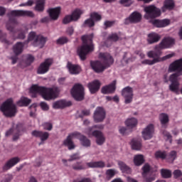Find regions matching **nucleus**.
Wrapping results in <instances>:
<instances>
[{"mask_svg":"<svg viewBox=\"0 0 182 182\" xmlns=\"http://www.w3.org/2000/svg\"><path fill=\"white\" fill-rule=\"evenodd\" d=\"M29 92L33 97H36V95H40L43 100L50 101L58 97L60 89L57 86L44 87L38 85H33L31 87Z\"/></svg>","mask_w":182,"mask_h":182,"instance_id":"nucleus-1","label":"nucleus"},{"mask_svg":"<svg viewBox=\"0 0 182 182\" xmlns=\"http://www.w3.org/2000/svg\"><path fill=\"white\" fill-rule=\"evenodd\" d=\"M170 73L176 72L172 74L169 77L171 84L169 85V90L172 92L178 94L179 92V82L177 77L182 75V58L172 63L168 68Z\"/></svg>","mask_w":182,"mask_h":182,"instance_id":"nucleus-2","label":"nucleus"},{"mask_svg":"<svg viewBox=\"0 0 182 182\" xmlns=\"http://www.w3.org/2000/svg\"><path fill=\"white\" fill-rule=\"evenodd\" d=\"M99 58L102 60L91 62V68L96 73H102L106 69L109 68L113 63L114 60L112 55L107 53H100Z\"/></svg>","mask_w":182,"mask_h":182,"instance_id":"nucleus-3","label":"nucleus"},{"mask_svg":"<svg viewBox=\"0 0 182 182\" xmlns=\"http://www.w3.org/2000/svg\"><path fill=\"white\" fill-rule=\"evenodd\" d=\"M93 33L89 35H84L81 37L82 44L78 47L77 53L79 55L81 60H86V56L90 52L93 51Z\"/></svg>","mask_w":182,"mask_h":182,"instance_id":"nucleus-4","label":"nucleus"},{"mask_svg":"<svg viewBox=\"0 0 182 182\" xmlns=\"http://www.w3.org/2000/svg\"><path fill=\"white\" fill-rule=\"evenodd\" d=\"M175 43V40L171 37L164 38L159 45L154 47V50L149 51V56L153 58L154 56H161L162 49H169Z\"/></svg>","mask_w":182,"mask_h":182,"instance_id":"nucleus-5","label":"nucleus"},{"mask_svg":"<svg viewBox=\"0 0 182 182\" xmlns=\"http://www.w3.org/2000/svg\"><path fill=\"white\" fill-rule=\"evenodd\" d=\"M0 111L5 117H15L17 113V107L14 103V100L12 98H9L4 102L0 106Z\"/></svg>","mask_w":182,"mask_h":182,"instance_id":"nucleus-6","label":"nucleus"},{"mask_svg":"<svg viewBox=\"0 0 182 182\" xmlns=\"http://www.w3.org/2000/svg\"><path fill=\"white\" fill-rule=\"evenodd\" d=\"M7 31H10V33L13 36V39H24L26 36V34L28 32V28L27 26H23L18 30V31L15 29V26L14 23H9L6 25ZM17 32V36H16V33Z\"/></svg>","mask_w":182,"mask_h":182,"instance_id":"nucleus-7","label":"nucleus"},{"mask_svg":"<svg viewBox=\"0 0 182 182\" xmlns=\"http://www.w3.org/2000/svg\"><path fill=\"white\" fill-rule=\"evenodd\" d=\"M144 11L145 12L144 18L146 19H154L155 18H159V16H161V9L154 5L145 6Z\"/></svg>","mask_w":182,"mask_h":182,"instance_id":"nucleus-8","label":"nucleus"},{"mask_svg":"<svg viewBox=\"0 0 182 182\" xmlns=\"http://www.w3.org/2000/svg\"><path fill=\"white\" fill-rule=\"evenodd\" d=\"M86 134L88 136H95L96 138V143L98 146H102L106 141V137L105 134L100 131H92V128H88L86 130Z\"/></svg>","mask_w":182,"mask_h":182,"instance_id":"nucleus-9","label":"nucleus"},{"mask_svg":"<svg viewBox=\"0 0 182 182\" xmlns=\"http://www.w3.org/2000/svg\"><path fill=\"white\" fill-rule=\"evenodd\" d=\"M85 89L80 84H76L71 90V95L77 101H82L85 98Z\"/></svg>","mask_w":182,"mask_h":182,"instance_id":"nucleus-10","label":"nucleus"},{"mask_svg":"<svg viewBox=\"0 0 182 182\" xmlns=\"http://www.w3.org/2000/svg\"><path fill=\"white\" fill-rule=\"evenodd\" d=\"M80 136V133L73 132L70 134L68 137L63 141V145L68 148L69 150H73L76 147L75 143H73V139H79Z\"/></svg>","mask_w":182,"mask_h":182,"instance_id":"nucleus-11","label":"nucleus"},{"mask_svg":"<svg viewBox=\"0 0 182 182\" xmlns=\"http://www.w3.org/2000/svg\"><path fill=\"white\" fill-rule=\"evenodd\" d=\"M53 64V59L51 58L46 59L45 61L41 63V65H39L37 70V73L38 75H45L48 73Z\"/></svg>","mask_w":182,"mask_h":182,"instance_id":"nucleus-12","label":"nucleus"},{"mask_svg":"<svg viewBox=\"0 0 182 182\" xmlns=\"http://www.w3.org/2000/svg\"><path fill=\"white\" fill-rule=\"evenodd\" d=\"M106 119V111L102 107H97L94 112L93 119L95 123L103 122Z\"/></svg>","mask_w":182,"mask_h":182,"instance_id":"nucleus-13","label":"nucleus"},{"mask_svg":"<svg viewBox=\"0 0 182 182\" xmlns=\"http://www.w3.org/2000/svg\"><path fill=\"white\" fill-rule=\"evenodd\" d=\"M143 139L146 141L151 139L154 134V126L152 124H148L141 132Z\"/></svg>","mask_w":182,"mask_h":182,"instance_id":"nucleus-14","label":"nucleus"},{"mask_svg":"<svg viewBox=\"0 0 182 182\" xmlns=\"http://www.w3.org/2000/svg\"><path fill=\"white\" fill-rule=\"evenodd\" d=\"M62 8L57 6L55 8H50L48 9L47 12L51 21H58L61 14Z\"/></svg>","mask_w":182,"mask_h":182,"instance_id":"nucleus-15","label":"nucleus"},{"mask_svg":"<svg viewBox=\"0 0 182 182\" xmlns=\"http://www.w3.org/2000/svg\"><path fill=\"white\" fill-rule=\"evenodd\" d=\"M66 68L72 75H77L82 72V68L79 65L73 64L70 62L67 63Z\"/></svg>","mask_w":182,"mask_h":182,"instance_id":"nucleus-16","label":"nucleus"},{"mask_svg":"<svg viewBox=\"0 0 182 182\" xmlns=\"http://www.w3.org/2000/svg\"><path fill=\"white\" fill-rule=\"evenodd\" d=\"M72 105V102H68L65 100H60L53 103V109H63Z\"/></svg>","mask_w":182,"mask_h":182,"instance_id":"nucleus-17","label":"nucleus"},{"mask_svg":"<svg viewBox=\"0 0 182 182\" xmlns=\"http://www.w3.org/2000/svg\"><path fill=\"white\" fill-rule=\"evenodd\" d=\"M141 19V15L140 13L134 11L133 12L129 18L125 19V23L128 25V23H137L140 22Z\"/></svg>","mask_w":182,"mask_h":182,"instance_id":"nucleus-18","label":"nucleus"},{"mask_svg":"<svg viewBox=\"0 0 182 182\" xmlns=\"http://www.w3.org/2000/svg\"><path fill=\"white\" fill-rule=\"evenodd\" d=\"M21 159L19 157H14L9 160L3 166L4 171H9L12 167L16 166L17 164L20 162Z\"/></svg>","mask_w":182,"mask_h":182,"instance_id":"nucleus-19","label":"nucleus"},{"mask_svg":"<svg viewBox=\"0 0 182 182\" xmlns=\"http://www.w3.org/2000/svg\"><path fill=\"white\" fill-rule=\"evenodd\" d=\"M47 41V38L42 35H39L36 41L33 43V46L38 48V49H42V48H44Z\"/></svg>","mask_w":182,"mask_h":182,"instance_id":"nucleus-20","label":"nucleus"},{"mask_svg":"<svg viewBox=\"0 0 182 182\" xmlns=\"http://www.w3.org/2000/svg\"><path fill=\"white\" fill-rule=\"evenodd\" d=\"M147 56H148V58H152L153 60H149V59L144 60L141 61L142 65H154L161 62V60H160V56L161 55H155L154 57H150L149 55V52H148L147 53Z\"/></svg>","mask_w":182,"mask_h":182,"instance_id":"nucleus-21","label":"nucleus"},{"mask_svg":"<svg viewBox=\"0 0 182 182\" xmlns=\"http://www.w3.org/2000/svg\"><path fill=\"white\" fill-rule=\"evenodd\" d=\"M154 26H156V28H165L166 26H168L170 25L171 21L169 19H163V20H153L151 21Z\"/></svg>","mask_w":182,"mask_h":182,"instance_id":"nucleus-22","label":"nucleus"},{"mask_svg":"<svg viewBox=\"0 0 182 182\" xmlns=\"http://www.w3.org/2000/svg\"><path fill=\"white\" fill-rule=\"evenodd\" d=\"M116 80H114L109 85L103 87L102 88V93L104 95L112 94L116 89Z\"/></svg>","mask_w":182,"mask_h":182,"instance_id":"nucleus-23","label":"nucleus"},{"mask_svg":"<svg viewBox=\"0 0 182 182\" xmlns=\"http://www.w3.org/2000/svg\"><path fill=\"white\" fill-rule=\"evenodd\" d=\"M88 88L91 94H95L100 89V82L95 80L88 84Z\"/></svg>","mask_w":182,"mask_h":182,"instance_id":"nucleus-24","label":"nucleus"},{"mask_svg":"<svg viewBox=\"0 0 182 182\" xmlns=\"http://www.w3.org/2000/svg\"><path fill=\"white\" fill-rule=\"evenodd\" d=\"M161 39V36L156 33H151L148 35L147 42L149 45H152V43H156Z\"/></svg>","mask_w":182,"mask_h":182,"instance_id":"nucleus-25","label":"nucleus"},{"mask_svg":"<svg viewBox=\"0 0 182 182\" xmlns=\"http://www.w3.org/2000/svg\"><path fill=\"white\" fill-rule=\"evenodd\" d=\"M11 14L14 16H34L33 13L30 11H13Z\"/></svg>","mask_w":182,"mask_h":182,"instance_id":"nucleus-26","label":"nucleus"},{"mask_svg":"<svg viewBox=\"0 0 182 182\" xmlns=\"http://www.w3.org/2000/svg\"><path fill=\"white\" fill-rule=\"evenodd\" d=\"M83 10L80 9H75L71 14V18H73V22H77L80 19V16L83 15Z\"/></svg>","mask_w":182,"mask_h":182,"instance_id":"nucleus-27","label":"nucleus"},{"mask_svg":"<svg viewBox=\"0 0 182 182\" xmlns=\"http://www.w3.org/2000/svg\"><path fill=\"white\" fill-rule=\"evenodd\" d=\"M138 124V120L135 117H129L126 119L125 121V125L129 129H134L135 128Z\"/></svg>","mask_w":182,"mask_h":182,"instance_id":"nucleus-28","label":"nucleus"},{"mask_svg":"<svg viewBox=\"0 0 182 182\" xmlns=\"http://www.w3.org/2000/svg\"><path fill=\"white\" fill-rule=\"evenodd\" d=\"M87 166L88 168H105L106 166L104 161H91L87 163Z\"/></svg>","mask_w":182,"mask_h":182,"instance_id":"nucleus-29","label":"nucleus"},{"mask_svg":"<svg viewBox=\"0 0 182 182\" xmlns=\"http://www.w3.org/2000/svg\"><path fill=\"white\" fill-rule=\"evenodd\" d=\"M117 164L119 166V170L123 173H130L131 169L130 168L122 161H118Z\"/></svg>","mask_w":182,"mask_h":182,"instance_id":"nucleus-30","label":"nucleus"},{"mask_svg":"<svg viewBox=\"0 0 182 182\" xmlns=\"http://www.w3.org/2000/svg\"><path fill=\"white\" fill-rule=\"evenodd\" d=\"M31 102V100L27 97H21L19 100L17 101L16 105L18 107H27Z\"/></svg>","mask_w":182,"mask_h":182,"instance_id":"nucleus-31","label":"nucleus"},{"mask_svg":"<svg viewBox=\"0 0 182 182\" xmlns=\"http://www.w3.org/2000/svg\"><path fill=\"white\" fill-rule=\"evenodd\" d=\"M132 149L135 151H140L141 149V143L140 140L133 139L130 143Z\"/></svg>","mask_w":182,"mask_h":182,"instance_id":"nucleus-32","label":"nucleus"},{"mask_svg":"<svg viewBox=\"0 0 182 182\" xmlns=\"http://www.w3.org/2000/svg\"><path fill=\"white\" fill-rule=\"evenodd\" d=\"M174 7V2L173 0H166L164 3V6L161 8L163 12H166L167 9H173Z\"/></svg>","mask_w":182,"mask_h":182,"instance_id":"nucleus-33","label":"nucleus"},{"mask_svg":"<svg viewBox=\"0 0 182 182\" xmlns=\"http://www.w3.org/2000/svg\"><path fill=\"white\" fill-rule=\"evenodd\" d=\"M144 162V156L142 154H137L134 156V163L135 166H140Z\"/></svg>","mask_w":182,"mask_h":182,"instance_id":"nucleus-34","label":"nucleus"},{"mask_svg":"<svg viewBox=\"0 0 182 182\" xmlns=\"http://www.w3.org/2000/svg\"><path fill=\"white\" fill-rule=\"evenodd\" d=\"M36 11H38V12H43L45 9L46 0H36Z\"/></svg>","mask_w":182,"mask_h":182,"instance_id":"nucleus-35","label":"nucleus"},{"mask_svg":"<svg viewBox=\"0 0 182 182\" xmlns=\"http://www.w3.org/2000/svg\"><path fill=\"white\" fill-rule=\"evenodd\" d=\"M143 182H154L156 180V176L153 173H146L142 175Z\"/></svg>","mask_w":182,"mask_h":182,"instance_id":"nucleus-36","label":"nucleus"},{"mask_svg":"<svg viewBox=\"0 0 182 182\" xmlns=\"http://www.w3.org/2000/svg\"><path fill=\"white\" fill-rule=\"evenodd\" d=\"M159 121L162 126H166L168 124L169 122V117L166 113H161L159 116Z\"/></svg>","mask_w":182,"mask_h":182,"instance_id":"nucleus-37","label":"nucleus"},{"mask_svg":"<svg viewBox=\"0 0 182 182\" xmlns=\"http://www.w3.org/2000/svg\"><path fill=\"white\" fill-rule=\"evenodd\" d=\"M23 43H17L14 46V52L16 55H19V53H22L23 50Z\"/></svg>","mask_w":182,"mask_h":182,"instance_id":"nucleus-38","label":"nucleus"},{"mask_svg":"<svg viewBox=\"0 0 182 182\" xmlns=\"http://www.w3.org/2000/svg\"><path fill=\"white\" fill-rule=\"evenodd\" d=\"M40 36L35 31H31L28 35V42H31V45L36 42V39Z\"/></svg>","mask_w":182,"mask_h":182,"instance_id":"nucleus-39","label":"nucleus"},{"mask_svg":"<svg viewBox=\"0 0 182 182\" xmlns=\"http://www.w3.org/2000/svg\"><path fill=\"white\" fill-rule=\"evenodd\" d=\"M77 139H79L81 142V144L85 147H89L90 146V140L87 139L85 136L80 134V138H77Z\"/></svg>","mask_w":182,"mask_h":182,"instance_id":"nucleus-40","label":"nucleus"},{"mask_svg":"<svg viewBox=\"0 0 182 182\" xmlns=\"http://www.w3.org/2000/svg\"><path fill=\"white\" fill-rule=\"evenodd\" d=\"M161 175L163 178H170L172 176V173L171 170L167 168H161Z\"/></svg>","mask_w":182,"mask_h":182,"instance_id":"nucleus-41","label":"nucleus"},{"mask_svg":"<svg viewBox=\"0 0 182 182\" xmlns=\"http://www.w3.org/2000/svg\"><path fill=\"white\" fill-rule=\"evenodd\" d=\"M122 96H134L133 89L130 87H124L122 91Z\"/></svg>","mask_w":182,"mask_h":182,"instance_id":"nucleus-42","label":"nucleus"},{"mask_svg":"<svg viewBox=\"0 0 182 182\" xmlns=\"http://www.w3.org/2000/svg\"><path fill=\"white\" fill-rule=\"evenodd\" d=\"M106 176L108 178H112L115 175L118 173V171L115 168H109L106 171Z\"/></svg>","mask_w":182,"mask_h":182,"instance_id":"nucleus-43","label":"nucleus"},{"mask_svg":"<svg viewBox=\"0 0 182 182\" xmlns=\"http://www.w3.org/2000/svg\"><path fill=\"white\" fill-rule=\"evenodd\" d=\"M90 18L94 22H99V21L102 20V15L97 12H93L90 14Z\"/></svg>","mask_w":182,"mask_h":182,"instance_id":"nucleus-44","label":"nucleus"},{"mask_svg":"<svg viewBox=\"0 0 182 182\" xmlns=\"http://www.w3.org/2000/svg\"><path fill=\"white\" fill-rule=\"evenodd\" d=\"M37 107H38L37 104H33L30 106V107H29V109H31L30 116L31 117H36V112L37 111Z\"/></svg>","mask_w":182,"mask_h":182,"instance_id":"nucleus-45","label":"nucleus"},{"mask_svg":"<svg viewBox=\"0 0 182 182\" xmlns=\"http://www.w3.org/2000/svg\"><path fill=\"white\" fill-rule=\"evenodd\" d=\"M142 173L141 176L149 174V171L151 170V166L149 164H145L142 167Z\"/></svg>","mask_w":182,"mask_h":182,"instance_id":"nucleus-46","label":"nucleus"},{"mask_svg":"<svg viewBox=\"0 0 182 182\" xmlns=\"http://www.w3.org/2000/svg\"><path fill=\"white\" fill-rule=\"evenodd\" d=\"M50 136V134L47 132H41V134L40 135V139L42 142L46 141L48 139Z\"/></svg>","mask_w":182,"mask_h":182,"instance_id":"nucleus-47","label":"nucleus"},{"mask_svg":"<svg viewBox=\"0 0 182 182\" xmlns=\"http://www.w3.org/2000/svg\"><path fill=\"white\" fill-rule=\"evenodd\" d=\"M84 26H88V28H92L95 26V21H93L90 17V18L85 21Z\"/></svg>","mask_w":182,"mask_h":182,"instance_id":"nucleus-48","label":"nucleus"},{"mask_svg":"<svg viewBox=\"0 0 182 182\" xmlns=\"http://www.w3.org/2000/svg\"><path fill=\"white\" fill-rule=\"evenodd\" d=\"M166 156V152L165 151H157L155 153V157L156 159H164Z\"/></svg>","mask_w":182,"mask_h":182,"instance_id":"nucleus-49","label":"nucleus"},{"mask_svg":"<svg viewBox=\"0 0 182 182\" xmlns=\"http://www.w3.org/2000/svg\"><path fill=\"white\" fill-rule=\"evenodd\" d=\"M70 22H73V18H72V16H65L63 20V23H64V25H68V23H70Z\"/></svg>","mask_w":182,"mask_h":182,"instance_id":"nucleus-50","label":"nucleus"},{"mask_svg":"<svg viewBox=\"0 0 182 182\" xmlns=\"http://www.w3.org/2000/svg\"><path fill=\"white\" fill-rule=\"evenodd\" d=\"M65 33L68 35V36H72V35L75 33V27H73V26H70L67 27Z\"/></svg>","mask_w":182,"mask_h":182,"instance_id":"nucleus-51","label":"nucleus"},{"mask_svg":"<svg viewBox=\"0 0 182 182\" xmlns=\"http://www.w3.org/2000/svg\"><path fill=\"white\" fill-rule=\"evenodd\" d=\"M124 99V103L126 105L131 104L133 101V97L134 95H124L122 96Z\"/></svg>","mask_w":182,"mask_h":182,"instance_id":"nucleus-52","label":"nucleus"},{"mask_svg":"<svg viewBox=\"0 0 182 182\" xmlns=\"http://www.w3.org/2000/svg\"><path fill=\"white\" fill-rule=\"evenodd\" d=\"M40 107L43 111H48L50 109V106L46 102H41L40 103Z\"/></svg>","mask_w":182,"mask_h":182,"instance_id":"nucleus-53","label":"nucleus"},{"mask_svg":"<svg viewBox=\"0 0 182 182\" xmlns=\"http://www.w3.org/2000/svg\"><path fill=\"white\" fill-rule=\"evenodd\" d=\"M132 0H120L119 4L124 6H129L132 4Z\"/></svg>","mask_w":182,"mask_h":182,"instance_id":"nucleus-54","label":"nucleus"},{"mask_svg":"<svg viewBox=\"0 0 182 182\" xmlns=\"http://www.w3.org/2000/svg\"><path fill=\"white\" fill-rule=\"evenodd\" d=\"M68 41V38L61 37L56 41V43L58 45H64L65 43H67Z\"/></svg>","mask_w":182,"mask_h":182,"instance_id":"nucleus-55","label":"nucleus"},{"mask_svg":"<svg viewBox=\"0 0 182 182\" xmlns=\"http://www.w3.org/2000/svg\"><path fill=\"white\" fill-rule=\"evenodd\" d=\"M43 127V129L46 131H51L53 129V124L50 122H45Z\"/></svg>","mask_w":182,"mask_h":182,"instance_id":"nucleus-56","label":"nucleus"},{"mask_svg":"<svg viewBox=\"0 0 182 182\" xmlns=\"http://www.w3.org/2000/svg\"><path fill=\"white\" fill-rule=\"evenodd\" d=\"M13 179V176L11 174H6L4 176V178L1 182H11Z\"/></svg>","mask_w":182,"mask_h":182,"instance_id":"nucleus-57","label":"nucleus"},{"mask_svg":"<svg viewBox=\"0 0 182 182\" xmlns=\"http://www.w3.org/2000/svg\"><path fill=\"white\" fill-rule=\"evenodd\" d=\"M119 37L116 33L112 34L109 36L108 42H117L118 41Z\"/></svg>","mask_w":182,"mask_h":182,"instance_id":"nucleus-58","label":"nucleus"},{"mask_svg":"<svg viewBox=\"0 0 182 182\" xmlns=\"http://www.w3.org/2000/svg\"><path fill=\"white\" fill-rule=\"evenodd\" d=\"M174 56H175V53H170V54H168V55L164 56V57L161 58H160V60H161V61H165V60H168V59L172 58L174 57Z\"/></svg>","mask_w":182,"mask_h":182,"instance_id":"nucleus-59","label":"nucleus"},{"mask_svg":"<svg viewBox=\"0 0 182 182\" xmlns=\"http://www.w3.org/2000/svg\"><path fill=\"white\" fill-rule=\"evenodd\" d=\"M176 158V152L175 151H172L169 155H168V159L171 162H173Z\"/></svg>","mask_w":182,"mask_h":182,"instance_id":"nucleus-60","label":"nucleus"},{"mask_svg":"<svg viewBox=\"0 0 182 182\" xmlns=\"http://www.w3.org/2000/svg\"><path fill=\"white\" fill-rule=\"evenodd\" d=\"M35 61V58L33 55H28L26 58L27 65H30Z\"/></svg>","mask_w":182,"mask_h":182,"instance_id":"nucleus-61","label":"nucleus"},{"mask_svg":"<svg viewBox=\"0 0 182 182\" xmlns=\"http://www.w3.org/2000/svg\"><path fill=\"white\" fill-rule=\"evenodd\" d=\"M73 169L75 170H82L85 169V166L82 165L80 163H77L73 166Z\"/></svg>","mask_w":182,"mask_h":182,"instance_id":"nucleus-62","label":"nucleus"},{"mask_svg":"<svg viewBox=\"0 0 182 182\" xmlns=\"http://www.w3.org/2000/svg\"><path fill=\"white\" fill-rule=\"evenodd\" d=\"M127 128L125 127H119V132L121 135L125 136L127 134Z\"/></svg>","mask_w":182,"mask_h":182,"instance_id":"nucleus-63","label":"nucleus"},{"mask_svg":"<svg viewBox=\"0 0 182 182\" xmlns=\"http://www.w3.org/2000/svg\"><path fill=\"white\" fill-rule=\"evenodd\" d=\"M182 176L181 170L176 169L173 171V176L175 178H178Z\"/></svg>","mask_w":182,"mask_h":182,"instance_id":"nucleus-64","label":"nucleus"}]
</instances>
